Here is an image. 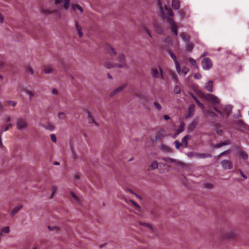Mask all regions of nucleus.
Listing matches in <instances>:
<instances>
[{"label": "nucleus", "mask_w": 249, "mask_h": 249, "mask_svg": "<svg viewBox=\"0 0 249 249\" xmlns=\"http://www.w3.org/2000/svg\"><path fill=\"white\" fill-rule=\"evenodd\" d=\"M187 47L189 50H192L193 48V45L191 43H188L187 44Z\"/></svg>", "instance_id": "774afa93"}, {"label": "nucleus", "mask_w": 249, "mask_h": 249, "mask_svg": "<svg viewBox=\"0 0 249 249\" xmlns=\"http://www.w3.org/2000/svg\"><path fill=\"white\" fill-rule=\"evenodd\" d=\"M104 66L105 68H106L107 69L117 68V64H116V63L110 60L106 61L104 63Z\"/></svg>", "instance_id": "2eb2a0df"}, {"label": "nucleus", "mask_w": 249, "mask_h": 249, "mask_svg": "<svg viewBox=\"0 0 249 249\" xmlns=\"http://www.w3.org/2000/svg\"><path fill=\"white\" fill-rule=\"evenodd\" d=\"M154 105L157 108L158 110H160L161 109V107L160 104L157 102H154Z\"/></svg>", "instance_id": "13d9d810"}, {"label": "nucleus", "mask_w": 249, "mask_h": 249, "mask_svg": "<svg viewBox=\"0 0 249 249\" xmlns=\"http://www.w3.org/2000/svg\"><path fill=\"white\" fill-rule=\"evenodd\" d=\"M107 53L111 56L116 55L117 52L115 49L111 46H108L107 48Z\"/></svg>", "instance_id": "aec40b11"}, {"label": "nucleus", "mask_w": 249, "mask_h": 249, "mask_svg": "<svg viewBox=\"0 0 249 249\" xmlns=\"http://www.w3.org/2000/svg\"><path fill=\"white\" fill-rule=\"evenodd\" d=\"M203 114L206 117L211 116L214 119L217 117V114L210 110H204Z\"/></svg>", "instance_id": "6ab92c4d"}, {"label": "nucleus", "mask_w": 249, "mask_h": 249, "mask_svg": "<svg viewBox=\"0 0 249 249\" xmlns=\"http://www.w3.org/2000/svg\"><path fill=\"white\" fill-rule=\"evenodd\" d=\"M71 7H72V9L74 10H75L76 9H77V10H79L81 13H83V9L82 7L80 5H79L78 4H73V3L71 4Z\"/></svg>", "instance_id": "f704fd0d"}, {"label": "nucleus", "mask_w": 249, "mask_h": 249, "mask_svg": "<svg viewBox=\"0 0 249 249\" xmlns=\"http://www.w3.org/2000/svg\"><path fill=\"white\" fill-rule=\"evenodd\" d=\"M213 109L223 117L228 116L231 110L230 107L222 106L220 104L219 107H214Z\"/></svg>", "instance_id": "20e7f679"}, {"label": "nucleus", "mask_w": 249, "mask_h": 249, "mask_svg": "<svg viewBox=\"0 0 249 249\" xmlns=\"http://www.w3.org/2000/svg\"><path fill=\"white\" fill-rule=\"evenodd\" d=\"M230 143V141L229 140H226L224 142L217 143L215 145L216 148H220L223 146L228 145Z\"/></svg>", "instance_id": "c756f323"}, {"label": "nucleus", "mask_w": 249, "mask_h": 249, "mask_svg": "<svg viewBox=\"0 0 249 249\" xmlns=\"http://www.w3.org/2000/svg\"><path fill=\"white\" fill-rule=\"evenodd\" d=\"M41 13L45 15H49L50 14H53L56 15L58 18H61V14L58 10H51L50 9H46L41 11Z\"/></svg>", "instance_id": "6e6552de"}, {"label": "nucleus", "mask_w": 249, "mask_h": 249, "mask_svg": "<svg viewBox=\"0 0 249 249\" xmlns=\"http://www.w3.org/2000/svg\"><path fill=\"white\" fill-rule=\"evenodd\" d=\"M43 71L46 74L51 73L53 72V69L51 66H46L44 67Z\"/></svg>", "instance_id": "7c9ffc66"}, {"label": "nucleus", "mask_w": 249, "mask_h": 249, "mask_svg": "<svg viewBox=\"0 0 249 249\" xmlns=\"http://www.w3.org/2000/svg\"><path fill=\"white\" fill-rule=\"evenodd\" d=\"M6 103L8 105H10V106H11L12 107H15L17 105V102L14 101H11V100L7 101Z\"/></svg>", "instance_id": "864d4df0"}, {"label": "nucleus", "mask_w": 249, "mask_h": 249, "mask_svg": "<svg viewBox=\"0 0 249 249\" xmlns=\"http://www.w3.org/2000/svg\"><path fill=\"white\" fill-rule=\"evenodd\" d=\"M170 75L171 76V78L174 80L176 82H177L178 81V77L177 75V74L174 72H172L170 74Z\"/></svg>", "instance_id": "09e8293b"}, {"label": "nucleus", "mask_w": 249, "mask_h": 249, "mask_svg": "<svg viewBox=\"0 0 249 249\" xmlns=\"http://www.w3.org/2000/svg\"><path fill=\"white\" fill-rule=\"evenodd\" d=\"M122 199L124 200L126 203H128L129 202H130L136 208H138V209H141V207L138 204H137L135 201H134L133 200H132V199L128 200V199H127L126 198H125L124 197H123Z\"/></svg>", "instance_id": "c85d7f7f"}, {"label": "nucleus", "mask_w": 249, "mask_h": 249, "mask_svg": "<svg viewBox=\"0 0 249 249\" xmlns=\"http://www.w3.org/2000/svg\"><path fill=\"white\" fill-rule=\"evenodd\" d=\"M54 4L59 8L67 10L70 5V0H53Z\"/></svg>", "instance_id": "39448f33"}, {"label": "nucleus", "mask_w": 249, "mask_h": 249, "mask_svg": "<svg viewBox=\"0 0 249 249\" xmlns=\"http://www.w3.org/2000/svg\"><path fill=\"white\" fill-rule=\"evenodd\" d=\"M165 13L167 15H168L171 17H173L174 15L172 10L170 8H168L167 7L165 8Z\"/></svg>", "instance_id": "e433bc0d"}, {"label": "nucleus", "mask_w": 249, "mask_h": 249, "mask_svg": "<svg viewBox=\"0 0 249 249\" xmlns=\"http://www.w3.org/2000/svg\"><path fill=\"white\" fill-rule=\"evenodd\" d=\"M26 72L30 75H33L34 73L33 68L30 66H26L25 67Z\"/></svg>", "instance_id": "2f4dec72"}, {"label": "nucleus", "mask_w": 249, "mask_h": 249, "mask_svg": "<svg viewBox=\"0 0 249 249\" xmlns=\"http://www.w3.org/2000/svg\"><path fill=\"white\" fill-rule=\"evenodd\" d=\"M26 94L29 96L30 100H31L35 96V93L34 91L28 90L26 91Z\"/></svg>", "instance_id": "ea45409f"}, {"label": "nucleus", "mask_w": 249, "mask_h": 249, "mask_svg": "<svg viewBox=\"0 0 249 249\" xmlns=\"http://www.w3.org/2000/svg\"><path fill=\"white\" fill-rule=\"evenodd\" d=\"M174 92L177 94H180L181 92L180 87L178 86H176L174 88Z\"/></svg>", "instance_id": "de8ad7c7"}, {"label": "nucleus", "mask_w": 249, "mask_h": 249, "mask_svg": "<svg viewBox=\"0 0 249 249\" xmlns=\"http://www.w3.org/2000/svg\"><path fill=\"white\" fill-rule=\"evenodd\" d=\"M194 77L196 79H199L202 77V76L200 73H196L195 74Z\"/></svg>", "instance_id": "0e129e2a"}, {"label": "nucleus", "mask_w": 249, "mask_h": 249, "mask_svg": "<svg viewBox=\"0 0 249 249\" xmlns=\"http://www.w3.org/2000/svg\"><path fill=\"white\" fill-rule=\"evenodd\" d=\"M71 152H72V158L74 160H76L77 158V154H76L75 151L74 150L73 145H71Z\"/></svg>", "instance_id": "c03bdc74"}, {"label": "nucleus", "mask_w": 249, "mask_h": 249, "mask_svg": "<svg viewBox=\"0 0 249 249\" xmlns=\"http://www.w3.org/2000/svg\"><path fill=\"white\" fill-rule=\"evenodd\" d=\"M4 122L5 123L10 122L11 121V117L10 116L7 115V116H5V117L4 118Z\"/></svg>", "instance_id": "bf43d9fd"}, {"label": "nucleus", "mask_w": 249, "mask_h": 249, "mask_svg": "<svg viewBox=\"0 0 249 249\" xmlns=\"http://www.w3.org/2000/svg\"><path fill=\"white\" fill-rule=\"evenodd\" d=\"M180 36L184 41H189V37L186 34L184 33H182L180 34Z\"/></svg>", "instance_id": "a19ab883"}, {"label": "nucleus", "mask_w": 249, "mask_h": 249, "mask_svg": "<svg viewBox=\"0 0 249 249\" xmlns=\"http://www.w3.org/2000/svg\"><path fill=\"white\" fill-rule=\"evenodd\" d=\"M44 127L46 129L49 130L50 131H52L54 129V126L53 124H51L45 125H44Z\"/></svg>", "instance_id": "a18cd8bd"}, {"label": "nucleus", "mask_w": 249, "mask_h": 249, "mask_svg": "<svg viewBox=\"0 0 249 249\" xmlns=\"http://www.w3.org/2000/svg\"><path fill=\"white\" fill-rule=\"evenodd\" d=\"M213 82L212 81H209L205 85V89L210 92H212L213 91Z\"/></svg>", "instance_id": "412c9836"}, {"label": "nucleus", "mask_w": 249, "mask_h": 249, "mask_svg": "<svg viewBox=\"0 0 249 249\" xmlns=\"http://www.w3.org/2000/svg\"><path fill=\"white\" fill-rule=\"evenodd\" d=\"M56 190H57L56 186H53V192H52V194L51 195V197H52L53 196L54 194V193H55V191H56Z\"/></svg>", "instance_id": "69168bd1"}, {"label": "nucleus", "mask_w": 249, "mask_h": 249, "mask_svg": "<svg viewBox=\"0 0 249 249\" xmlns=\"http://www.w3.org/2000/svg\"><path fill=\"white\" fill-rule=\"evenodd\" d=\"M160 148L163 152H167L168 153L171 152L170 148L166 145L161 144L160 145Z\"/></svg>", "instance_id": "a878e982"}, {"label": "nucleus", "mask_w": 249, "mask_h": 249, "mask_svg": "<svg viewBox=\"0 0 249 249\" xmlns=\"http://www.w3.org/2000/svg\"><path fill=\"white\" fill-rule=\"evenodd\" d=\"M139 224L140 225L142 226H144V227H146V228H147L148 229H149V231H150V232L151 233L156 234V231H157L155 227H154L150 223L140 222L139 223Z\"/></svg>", "instance_id": "f8f14e48"}, {"label": "nucleus", "mask_w": 249, "mask_h": 249, "mask_svg": "<svg viewBox=\"0 0 249 249\" xmlns=\"http://www.w3.org/2000/svg\"><path fill=\"white\" fill-rule=\"evenodd\" d=\"M75 26L76 31L78 33V36L80 37H82L83 36L82 29L81 26L79 25V22L77 20H75Z\"/></svg>", "instance_id": "a211bd4d"}, {"label": "nucleus", "mask_w": 249, "mask_h": 249, "mask_svg": "<svg viewBox=\"0 0 249 249\" xmlns=\"http://www.w3.org/2000/svg\"><path fill=\"white\" fill-rule=\"evenodd\" d=\"M117 62L116 63L117 64V68L120 69H128L129 66L127 63L126 57L124 53H119L117 56Z\"/></svg>", "instance_id": "7ed1b4c3"}, {"label": "nucleus", "mask_w": 249, "mask_h": 249, "mask_svg": "<svg viewBox=\"0 0 249 249\" xmlns=\"http://www.w3.org/2000/svg\"><path fill=\"white\" fill-rule=\"evenodd\" d=\"M176 69L177 72L180 75V74H183V76H185L189 71V69L186 66H183V67H182V68H181L180 64L179 63V68L176 67Z\"/></svg>", "instance_id": "9b49d317"}, {"label": "nucleus", "mask_w": 249, "mask_h": 249, "mask_svg": "<svg viewBox=\"0 0 249 249\" xmlns=\"http://www.w3.org/2000/svg\"><path fill=\"white\" fill-rule=\"evenodd\" d=\"M237 233L233 232V231H230L229 233H228L227 237L228 238H232L235 237L237 236Z\"/></svg>", "instance_id": "3c124183"}, {"label": "nucleus", "mask_w": 249, "mask_h": 249, "mask_svg": "<svg viewBox=\"0 0 249 249\" xmlns=\"http://www.w3.org/2000/svg\"><path fill=\"white\" fill-rule=\"evenodd\" d=\"M221 164L225 169H231L232 166L231 162L227 160H223L221 161Z\"/></svg>", "instance_id": "dca6fc26"}, {"label": "nucleus", "mask_w": 249, "mask_h": 249, "mask_svg": "<svg viewBox=\"0 0 249 249\" xmlns=\"http://www.w3.org/2000/svg\"><path fill=\"white\" fill-rule=\"evenodd\" d=\"M51 137V138L52 140V141L53 142H56V136H55V135L54 134H52L50 136Z\"/></svg>", "instance_id": "680f3d73"}, {"label": "nucleus", "mask_w": 249, "mask_h": 249, "mask_svg": "<svg viewBox=\"0 0 249 249\" xmlns=\"http://www.w3.org/2000/svg\"><path fill=\"white\" fill-rule=\"evenodd\" d=\"M199 118L198 117H196L189 124L188 127V132H192L196 127L198 124Z\"/></svg>", "instance_id": "9d476101"}, {"label": "nucleus", "mask_w": 249, "mask_h": 249, "mask_svg": "<svg viewBox=\"0 0 249 249\" xmlns=\"http://www.w3.org/2000/svg\"><path fill=\"white\" fill-rule=\"evenodd\" d=\"M197 104V105L201 108V109H202L203 111L204 110H205V107H204V106L201 104L199 101H196V102Z\"/></svg>", "instance_id": "052dcab7"}, {"label": "nucleus", "mask_w": 249, "mask_h": 249, "mask_svg": "<svg viewBox=\"0 0 249 249\" xmlns=\"http://www.w3.org/2000/svg\"><path fill=\"white\" fill-rule=\"evenodd\" d=\"M189 60L190 64L194 67V68L195 69H198V66H197V63H196V60H195L194 59H193L192 57H189Z\"/></svg>", "instance_id": "72a5a7b5"}, {"label": "nucleus", "mask_w": 249, "mask_h": 249, "mask_svg": "<svg viewBox=\"0 0 249 249\" xmlns=\"http://www.w3.org/2000/svg\"><path fill=\"white\" fill-rule=\"evenodd\" d=\"M70 194L72 197L75 200V201L77 202H79L80 201V198L77 196L73 192L71 191Z\"/></svg>", "instance_id": "8fccbe9b"}, {"label": "nucleus", "mask_w": 249, "mask_h": 249, "mask_svg": "<svg viewBox=\"0 0 249 249\" xmlns=\"http://www.w3.org/2000/svg\"><path fill=\"white\" fill-rule=\"evenodd\" d=\"M58 117L59 119L64 120L67 119V114L64 112H60L58 114Z\"/></svg>", "instance_id": "c9c22d12"}, {"label": "nucleus", "mask_w": 249, "mask_h": 249, "mask_svg": "<svg viewBox=\"0 0 249 249\" xmlns=\"http://www.w3.org/2000/svg\"><path fill=\"white\" fill-rule=\"evenodd\" d=\"M195 157L198 159H206L211 158L212 155L209 153H195Z\"/></svg>", "instance_id": "f3484780"}, {"label": "nucleus", "mask_w": 249, "mask_h": 249, "mask_svg": "<svg viewBox=\"0 0 249 249\" xmlns=\"http://www.w3.org/2000/svg\"><path fill=\"white\" fill-rule=\"evenodd\" d=\"M11 127H12V124H7L5 125V128L3 130V131H6L8 130L9 129V128H10Z\"/></svg>", "instance_id": "e2e57ef3"}, {"label": "nucleus", "mask_w": 249, "mask_h": 249, "mask_svg": "<svg viewBox=\"0 0 249 249\" xmlns=\"http://www.w3.org/2000/svg\"><path fill=\"white\" fill-rule=\"evenodd\" d=\"M172 6L175 10L179 9L180 6V0H172Z\"/></svg>", "instance_id": "5701e85b"}, {"label": "nucleus", "mask_w": 249, "mask_h": 249, "mask_svg": "<svg viewBox=\"0 0 249 249\" xmlns=\"http://www.w3.org/2000/svg\"><path fill=\"white\" fill-rule=\"evenodd\" d=\"M22 207L23 205L21 204H19L17 206L13 209L12 211L10 213V216L11 217H13Z\"/></svg>", "instance_id": "4be33fe9"}, {"label": "nucleus", "mask_w": 249, "mask_h": 249, "mask_svg": "<svg viewBox=\"0 0 249 249\" xmlns=\"http://www.w3.org/2000/svg\"><path fill=\"white\" fill-rule=\"evenodd\" d=\"M185 124L183 122H181L179 126V128L177 130V133L179 134L182 132L184 130Z\"/></svg>", "instance_id": "58836bf2"}, {"label": "nucleus", "mask_w": 249, "mask_h": 249, "mask_svg": "<svg viewBox=\"0 0 249 249\" xmlns=\"http://www.w3.org/2000/svg\"><path fill=\"white\" fill-rule=\"evenodd\" d=\"M7 65L5 60L2 57L0 59V70L4 68Z\"/></svg>", "instance_id": "4c0bfd02"}, {"label": "nucleus", "mask_w": 249, "mask_h": 249, "mask_svg": "<svg viewBox=\"0 0 249 249\" xmlns=\"http://www.w3.org/2000/svg\"><path fill=\"white\" fill-rule=\"evenodd\" d=\"M201 97L205 100L211 103L214 107H219L220 105L219 99L215 95L211 94L202 93Z\"/></svg>", "instance_id": "f257e3e1"}, {"label": "nucleus", "mask_w": 249, "mask_h": 249, "mask_svg": "<svg viewBox=\"0 0 249 249\" xmlns=\"http://www.w3.org/2000/svg\"><path fill=\"white\" fill-rule=\"evenodd\" d=\"M153 28L155 32L158 34H162L163 33V29L161 26L157 23H153Z\"/></svg>", "instance_id": "4468645a"}, {"label": "nucleus", "mask_w": 249, "mask_h": 249, "mask_svg": "<svg viewBox=\"0 0 249 249\" xmlns=\"http://www.w3.org/2000/svg\"><path fill=\"white\" fill-rule=\"evenodd\" d=\"M240 157L243 159L246 160L248 159V156L245 152L242 151L240 153Z\"/></svg>", "instance_id": "6e6d98bb"}, {"label": "nucleus", "mask_w": 249, "mask_h": 249, "mask_svg": "<svg viewBox=\"0 0 249 249\" xmlns=\"http://www.w3.org/2000/svg\"><path fill=\"white\" fill-rule=\"evenodd\" d=\"M16 126L17 129L21 130L26 129L28 127V124L25 119L22 117H19L16 122Z\"/></svg>", "instance_id": "423d86ee"}, {"label": "nucleus", "mask_w": 249, "mask_h": 249, "mask_svg": "<svg viewBox=\"0 0 249 249\" xmlns=\"http://www.w3.org/2000/svg\"><path fill=\"white\" fill-rule=\"evenodd\" d=\"M10 228L8 226H7V227H3L1 229V232H3V233H8L10 232Z\"/></svg>", "instance_id": "49530a36"}, {"label": "nucleus", "mask_w": 249, "mask_h": 249, "mask_svg": "<svg viewBox=\"0 0 249 249\" xmlns=\"http://www.w3.org/2000/svg\"><path fill=\"white\" fill-rule=\"evenodd\" d=\"M172 32L176 35L177 36L178 34V28L177 25L172 26Z\"/></svg>", "instance_id": "603ef678"}, {"label": "nucleus", "mask_w": 249, "mask_h": 249, "mask_svg": "<svg viewBox=\"0 0 249 249\" xmlns=\"http://www.w3.org/2000/svg\"><path fill=\"white\" fill-rule=\"evenodd\" d=\"M151 76L156 79L162 80L164 79L163 71L160 66L152 67L150 69Z\"/></svg>", "instance_id": "f03ea898"}, {"label": "nucleus", "mask_w": 249, "mask_h": 249, "mask_svg": "<svg viewBox=\"0 0 249 249\" xmlns=\"http://www.w3.org/2000/svg\"><path fill=\"white\" fill-rule=\"evenodd\" d=\"M167 22L170 25V26H173L174 25H176V23H175V22L174 21V19L173 18L171 17L170 18H167Z\"/></svg>", "instance_id": "79ce46f5"}, {"label": "nucleus", "mask_w": 249, "mask_h": 249, "mask_svg": "<svg viewBox=\"0 0 249 249\" xmlns=\"http://www.w3.org/2000/svg\"><path fill=\"white\" fill-rule=\"evenodd\" d=\"M125 85H122L118 87L111 92L110 96L112 97L118 94V93L122 91L123 89L125 88Z\"/></svg>", "instance_id": "ddd939ff"}, {"label": "nucleus", "mask_w": 249, "mask_h": 249, "mask_svg": "<svg viewBox=\"0 0 249 249\" xmlns=\"http://www.w3.org/2000/svg\"><path fill=\"white\" fill-rule=\"evenodd\" d=\"M168 54L171 57V58L173 59L176 67L179 68V62L177 59L176 56L174 55V54L171 52H168Z\"/></svg>", "instance_id": "bb28decb"}, {"label": "nucleus", "mask_w": 249, "mask_h": 249, "mask_svg": "<svg viewBox=\"0 0 249 249\" xmlns=\"http://www.w3.org/2000/svg\"><path fill=\"white\" fill-rule=\"evenodd\" d=\"M81 176V174L80 173H77V174H76L73 175V179L75 181H76V180H78L80 178Z\"/></svg>", "instance_id": "4d7b16f0"}, {"label": "nucleus", "mask_w": 249, "mask_h": 249, "mask_svg": "<svg viewBox=\"0 0 249 249\" xmlns=\"http://www.w3.org/2000/svg\"><path fill=\"white\" fill-rule=\"evenodd\" d=\"M191 138V136L189 135H186L182 139L181 143H183V145H184V147H187V140Z\"/></svg>", "instance_id": "473e14b6"}, {"label": "nucleus", "mask_w": 249, "mask_h": 249, "mask_svg": "<svg viewBox=\"0 0 249 249\" xmlns=\"http://www.w3.org/2000/svg\"><path fill=\"white\" fill-rule=\"evenodd\" d=\"M141 27L144 33H145L150 38H153L151 32L148 26V24L143 21L141 25Z\"/></svg>", "instance_id": "1a4fd4ad"}, {"label": "nucleus", "mask_w": 249, "mask_h": 249, "mask_svg": "<svg viewBox=\"0 0 249 249\" xmlns=\"http://www.w3.org/2000/svg\"><path fill=\"white\" fill-rule=\"evenodd\" d=\"M88 121L89 123L90 124H94L96 126H98V124L95 121L93 117L91 116L90 113L88 114Z\"/></svg>", "instance_id": "cd10ccee"}, {"label": "nucleus", "mask_w": 249, "mask_h": 249, "mask_svg": "<svg viewBox=\"0 0 249 249\" xmlns=\"http://www.w3.org/2000/svg\"><path fill=\"white\" fill-rule=\"evenodd\" d=\"M187 155L188 157L189 158H192L193 157V156H195V153H194L193 152H188L187 154Z\"/></svg>", "instance_id": "338daca9"}, {"label": "nucleus", "mask_w": 249, "mask_h": 249, "mask_svg": "<svg viewBox=\"0 0 249 249\" xmlns=\"http://www.w3.org/2000/svg\"><path fill=\"white\" fill-rule=\"evenodd\" d=\"M174 143L176 146V148L178 149L181 146L183 145V143L180 142L178 140L176 141Z\"/></svg>", "instance_id": "5fc2aeb1"}, {"label": "nucleus", "mask_w": 249, "mask_h": 249, "mask_svg": "<svg viewBox=\"0 0 249 249\" xmlns=\"http://www.w3.org/2000/svg\"><path fill=\"white\" fill-rule=\"evenodd\" d=\"M195 106L194 105H191L188 107V112L187 117H189L192 116L195 111Z\"/></svg>", "instance_id": "393cba45"}, {"label": "nucleus", "mask_w": 249, "mask_h": 249, "mask_svg": "<svg viewBox=\"0 0 249 249\" xmlns=\"http://www.w3.org/2000/svg\"><path fill=\"white\" fill-rule=\"evenodd\" d=\"M159 167V163L156 160L153 161L148 167V170H152L157 169Z\"/></svg>", "instance_id": "b1692460"}, {"label": "nucleus", "mask_w": 249, "mask_h": 249, "mask_svg": "<svg viewBox=\"0 0 249 249\" xmlns=\"http://www.w3.org/2000/svg\"><path fill=\"white\" fill-rule=\"evenodd\" d=\"M161 159L166 162H175L176 161V160L168 157H163Z\"/></svg>", "instance_id": "37998d69"}, {"label": "nucleus", "mask_w": 249, "mask_h": 249, "mask_svg": "<svg viewBox=\"0 0 249 249\" xmlns=\"http://www.w3.org/2000/svg\"><path fill=\"white\" fill-rule=\"evenodd\" d=\"M202 67L205 70H209L213 67V63L209 58H204L202 60Z\"/></svg>", "instance_id": "0eeeda50"}]
</instances>
